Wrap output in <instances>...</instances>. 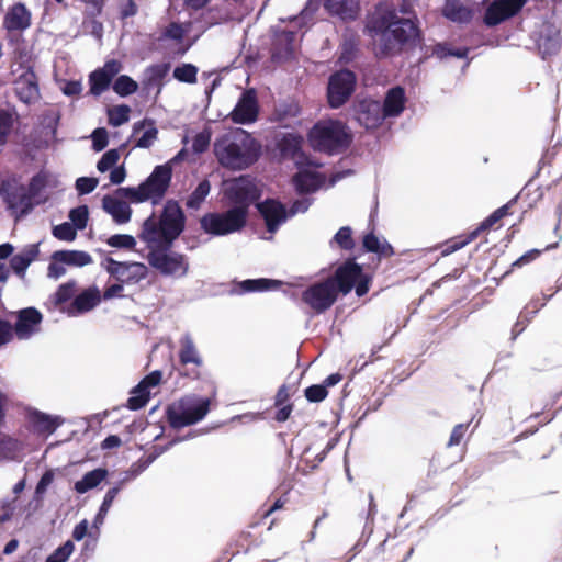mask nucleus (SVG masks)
Returning a JSON list of instances; mask_svg holds the SVG:
<instances>
[{
    "mask_svg": "<svg viewBox=\"0 0 562 562\" xmlns=\"http://www.w3.org/2000/svg\"><path fill=\"white\" fill-rule=\"evenodd\" d=\"M366 30L371 37L379 36L376 56L387 57L405 44L416 45L420 41L417 20L400 18L395 11H385L372 16Z\"/></svg>",
    "mask_w": 562,
    "mask_h": 562,
    "instance_id": "f257e3e1",
    "label": "nucleus"
},
{
    "mask_svg": "<svg viewBox=\"0 0 562 562\" xmlns=\"http://www.w3.org/2000/svg\"><path fill=\"white\" fill-rule=\"evenodd\" d=\"M213 151L222 167L239 171L258 161L261 145L247 131L234 128L215 138Z\"/></svg>",
    "mask_w": 562,
    "mask_h": 562,
    "instance_id": "f03ea898",
    "label": "nucleus"
},
{
    "mask_svg": "<svg viewBox=\"0 0 562 562\" xmlns=\"http://www.w3.org/2000/svg\"><path fill=\"white\" fill-rule=\"evenodd\" d=\"M156 233L150 226L139 238L146 243L148 265L157 270L162 277L183 278L189 272V261L186 255L173 251V243L158 241Z\"/></svg>",
    "mask_w": 562,
    "mask_h": 562,
    "instance_id": "7ed1b4c3",
    "label": "nucleus"
},
{
    "mask_svg": "<svg viewBox=\"0 0 562 562\" xmlns=\"http://www.w3.org/2000/svg\"><path fill=\"white\" fill-rule=\"evenodd\" d=\"M308 142L313 149L329 155L339 154L347 149L351 136L340 121L326 120L317 122L308 133Z\"/></svg>",
    "mask_w": 562,
    "mask_h": 562,
    "instance_id": "20e7f679",
    "label": "nucleus"
},
{
    "mask_svg": "<svg viewBox=\"0 0 562 562\" xmlns=\"http://www.w3.org/2000/svg\"><path fill=\"white\" fill-rule=\"evenodd\" d=\"M211 400L195 394L187 395L166 407V418L173 429L192 426L209 414Z\"/></svg>",
    "mask_w": 562,
    "mask_h": 562,
    "instance_id": "39448f33",
    "label": "nucleus"
},
{
    "mask_svg": "<svg viewBox=\"0 0 562 562\" xmlns=\"http://www.w3.org/2000/svg\"><path fill=\"white\" fill-rule=\"evenodd\" d=\"M150 226H153L158 241L175 243L186 227L184 212L176 200H168L158 221L154 215L144 221L140 234H144Z\"/></svg>",
    "mask_w": 562,
    "mask_h": 562,
    "instance_id": "423d86ee",
    "label": "nucleus"
},
{
    "mask_svg": "<svg viewBox=\"0 0 562 562\" xmlns=\"http://www.w3.org/2000/svg\"><path fill=\"white\" fill-rule=\"evenodd\" d=\"M247 223L244 211L229 207L224 212H211L200 218L201 228L212 236H226L240 232Z\"/></svg>",
    "mask_w": 562,
    "mask_h": 562,
    "instance_id": "0eeeda50",
    "label": "nucleus"
},
{
    "mask_svg": "<svg viewBox=\"0 0 562 562\" xmlns=\"http://www.w3.org/2000/svg\"><path fill=\"white\" fill-rule=\"evenodd\" d=\"M224 195L232 204V207L244 211L248 217L249 207L261 196L255 178L249 175H241L225 183Z\"/></svg>",
    "mask_w": 562,
    "mask_h": 562,
    "instance_id": "6e6552de",
    "label": "nucleus"
},
{
    "mask_svg": "<svg viewBox=\"0 0 562 562\" xmlns=\"http://www.w3.org/2000/svg\"><path fill=\"white\" fill-rule=\"evenodd\" d=\"M0 196L12 213L15 222L30 214L42 201H31L26 187L16 180H4L0 186Z\"/></svg>",
    "mask_w": 562,
    "mask_h": 562,
    "instance_id": "1a4fd4ad",
    "label": "nucleus"
},
{
    "mask_svg": "<svg viewBox=\"0 0 562 562\" xmlns=\"http://www.w3.org/2000/svg\"><path fill=\"white\" fill-rule=\"evenodd\" d=\"M356 82V75L348 69L334 72L329 77L327 86V100L329 106L338 109L344 105L353 93Z\"/></svg>",
    "mask_w": 562,
    "mask_h": 562,
    "instance_id": "9d476101",
    "label": "nucleus"
},
{
    "mask_svg": "<svg viewBox=\"0 0 562 562\" xmlns=\"http://www.w3.org/2000/svg\"><path fill=\"white\" fill-rule=\"evenodd\" d=\"M337 289L331 284V280L328 279L310 285L302 293L303 302L318 314L329 310L337 301Z\"/></svg>",
    "mask_w": 562,
    "mask_h": 562,
    "instance_id": "9b49d317",
    "label": "nucleus"
},
{
    "mask_svg": "<svg viewBox=\"0 0 562 562\" xmlns=\"http://www.w3.org/2000/svg\"><path fill=\"white\" fill-rule=\"evenodd\" d=\"M350 112L352 119L366 130H375L385 121L381 102L372 98L355 100Z\"/></svg>",
    "mask_w": 562,
    "mask_h": 562,
    "instance_id": "f8f14e48",
    "label": "nucleus"
},
{
    "mask_svg": "<svg viewBox=\"0 0 562 562\" xmlns=\"http://www.w3.org/2000/svg\"><path fill=\"white\" fill-rule=\"evenodd\" d=\"M15 323L12 325L13 336L19 340H29L41 331L43 314L34 306L24 307L13 313Z\"/></svg>",
    "mask_w": 562,
    "mask_h": 562,
    "instance_id": "ddd939ff",
    "label": "nucleus"
},
{
    "mask_svg": "<svg viewBox=\"0 0 562 562\" xmlns=\"http://www.w3.org/2000/svg\"><path fill=\"white\" fill-rule=\"evenodd\" d=\"M172 178V169L168 164L158 165L142 182L149 199L157 203L166 194Z\"/></svg>",
    "mask_w": 562,
    "mask_h": 562,
    "instance_id": "4468645a",
    "label": "nucleus"
},
{
    "mask_svg": "<svg viewBox=\"0 0 562 562\" xmlns=\"http://www.w3.org/2000/svg\"><path fill=\"white\" fill-rule=\"evenodd\" d=\"M527 0H493L486 8L484 23L487 26H496L507 19L516 15Z\"/></svg>",
    "mask_w": 562,
    "mask_h": 562,
    "instance_id": "2eb2a0df",
    "label": "nucleus"
},
{
    "mask_svg": "<svg viewBox=\"0 0 562 562\" xmlns=\"http://www.w3.org/2000/svg\"><path fill=\"white\" fill-rule=\"evenodd\" d=\"M259 113L258 100L256 91L248 89L241 93L235 108L229 113V117L237 124H251L257 121Z\"/></svg>",
    "mask_w": 562,
    "mask_h": 562,
    "instance_id": "dca6fc26",
    "label": "nucleus"
},
{
    "mask_svg": "<svg viewBox=\"0 0 562 562\" xmlns=\"http://www.w3.org/2000/svg\"><path fill=\"white\" fill-rule=\"evenodd\" d=\"M362 267L353 259L346 260L339 266L334 276L327 278L337 289V293L348 294L355 286V283L362 277Z\"/></svg>",
    "mask_w": 562,
    "mask_h": 562,
    "instance_id": "f3484780",
    "label": "nucleus"
},
{
    "mask_svg": "<svg viewBox=\"0 0 562 562\" xmlns=\"http://www.w3.org/2000/svg\"><path fill=\"white\" fill-rule=\"evenodd\" d=\"M120 70L121 63L116 59H110L101 68L92 71L89 76L90 93L94 97L101 95L109 89L113 78Z\"/></svg>",
    "mask_w": 562,
    "mask_h": 562,
    "instance_id": "a211bd4d",
    "label": "nucleus"
},
{
    "mask_svg": "<svg viewBox=\"0 0 562 562\" xmlns=\"http://www.w3.org/2000/svg\"><path fill=\"white\" fill-rule=\"evenodd\" d=\"M257 209L265 220L268 232L271 234L276 233L289 217L285 205L277 200L267 199L257 203Z\"/></svg>",
    "mask_w": 562,
    "mask_h": 562,
    "instance_id": "6ab92c4d",
    "label": "nucleus"
},
{
    "mask_svg": "<svg viewBox=\"0 0 562 562\" xmlns=\"http://www.w3.org/2000/svg\"><path fill=\"white\" fill-rule=\"evenodd\" d=\"M304 138L294 132L280 133L276 137V146L282 158L295 159L296 165H301L306 157L302 151Z\"/></svg>",
    "mask_w": 562,
    "mask_h": 562,
    "instance_id": "aec40b11",
    "label": "nucleus"
},
{
    "mask_svg": "<svg viewBox=\"0 0 562 562\" xmlns=\"http://www.w3.org/2000/svg\"><path fill=\"white\" fill-rule=\"evenodd\" d=\"M325 177L315 170L300 167L292 178V183L297 194L310 195L319 190Z\"/></svg>",
    "mask_w": 562,
    "mask_h": 562,
    "instance_id": "412c9836",
    "label": "nucleus"
},
{
    "mask_svg": "<svg viewBox=\"0 0 562 562\" xmlns=\"http://www.w3.org/2000/svg\"><path fill=\"white\" fill-rule=\"evenodd\" d=\"M26 418L33 430L37 434H54L64 424V418L58 415H49L36 408L26 411Z\"/></svg>",
    "mask_w": 562,
    "mask_h": 562,
    "instance_id": "4be33fe9",
    "label": "nucleus"
},
{
    "mask_svg": "<svg viewBox=\"0 0 562 562\" xmlns=\"http://www.w3.org/2000/svg\"><path fill=\"white\" fill-rule=\"evenodd\" d=\"M406 94L405 90L401 86L390 88L383 102H381L382 113L386 119L398 117L405 110Z\"/></svg>",
    "mask_w": 562,
    "mask_h": 562,
    "instance_id": "5701e85b",
    "label": "nucleus"
},
{
    "mask_svg": "<svg viewBox=\"0 0 562 562\" xmlns=\"http://www.w3.org/2000/svg\"><path fill=\"white\" fill-rule=\"evenodd\" d=\"M40 256V243L29 244L10 258V267L13 272L23 279L27 268Z\"/></svg>",
    "mask_w": 562,
    "mask_h": 562,
    "instance_id": "b1692460",
    "label": "nucleus"
},
{
    "mask_svg": "<svg viewBox=\"0 0 562 562\" xmlns=\"http://www.w3.org/2000/svg\"><path fill=\"white\" fill-rule=\"evenodd\" d=\"M324 8L330 15L342 21H353L360 12L358 0H324Z\"/></svg>",
    "mask_w": 562,
    "mask_h": 562,
    "instance_id": "393cba45",
    "label": "nucleus"
},
{
    "mask_svg": "<svg viewBox=\"0 0 562 562\" xmlns=\"http://www.w3.org/2000/svg\"><path fill=\"white\" fill-rule=\"evenodd\" d=\"M170 70V64L159 63L149 65L143 72L142 86L149 93L153 89H157V94L161 91L162 80Z\"/></svg>",
    "mask_w": 562,
    "mask_h": 562,
    "instance_id": "a878e982",
    "label": "nucleus"
},
{
    "mask_svg": "<svg viewBox=\"0 0 562 562\" xmlns=\"http://www.w3.org/2000/svg\"><path fill=\"white\" fill-rule=\"evenodd\" d=\"M3 24L8 31H24L31 25V12L24 3H15L5 13Z\"/></svg>",
    "mask_w": 562,
    "mask_h": 562,
    "instance_id": "bb28decb",
    "label": "nucleus"
},
{
    "mask_svg": "<svg viewBox=\"0 0 562 562\" xmlns=\"http://www.w3.org/2000/svg\"><path fill=\"white\" fill-rule=\"evenodd\" d=\"M538 46L543 58L558 53L561 46V37L559 30L553 24H543L540 31Z\"/></svg>",
    "mask_w": 562,
    "mask_h": 562,
    "instance_id": "cd10ccee",
    "label": "nucleus"
},
{
    "mask_svg": "<svg viewBox=\"0 0 562 562\" xmlns=\"http://www.w3.org/2000/svg\"><path fill=\"white\" fill-rule=\"evenodd\" d=\"M100 301L101 296L99 290L95 286L89 288L74 299L67 313L69 316H76L91 311L100 303Z\"/></svg>",
    "mask_w": 562,
    "mask_h": 562,
    "instance_id": "c85d7f7f",
    "label": "nucleus"
},
{
    "mask_svg": "<svg viewBox=\"0 0 562 562\" xmlns=\"http://www.w3.org/2000/svg\"><path fill=\"white\" fill-rule=\"evenodd\" d=\"M103 210L110 214L116 224H125L131 221L132 209L131 206L112 195H104L102 199Z\"/></svg>",
    "mask_w": 562,
    "mask_h": 562,
    "instance_id": "c756f323",
    "label": "nucleus"
},
{
    "mask_svg": "<svg viewBox=\"0 0 562 562\" xmlns=\"http://www.w3.org/2000/svg\"><path fill=\"white\" fill-rule=\"evenodd\" d=\"M140 131H143V134L136 140L135 147L149 148L158 137V128L155 125V121L144 119L135 122L133 125V134H138Z\"/></svg>",
    "mask_w": 562,
    "mask_h": 562,
    "instance_id": "7c9ffc66",
    "label": "nucleus"
},
{
    "mask_svg": "<svg viewBox=\"0 0 562 562\" xmlns=\"http://www.w3.org/2000/svg\"><path fill=\"white\" fill-rule=\"evenodd\" d=\"M50 259L72 267H85L92 262L90 254L83 250H56L52 254Z\"/></svg>",
    "mask_w": 562,
    "mask_h": 562,
    "instance_id": "2f4dec72",
    "label": "nucleus"
},
{
    "mask_svg": "<svg viewBox=\"0 0 562 562\" xmlns=\"http://www.w3.org/2000/svg\"><path fill=\"white\" fill-rule=\"evenodd\" d=\"M443 15L458 23H468L472 19V10L465 7L461 0H447L443 7Z\"/></svg>",
    "mask_w": 562,
    "mask_h": 562,
    "instance_id": "473e14b6",
    "label": "nucleus"
},
{
    "mask_svg": "<svg viewBox=\"0 0 562 562\" xmlns=\"http://www.w3.org/2000/svg\"><path fill=\"white\" fill-rule=\"evenodd\" d=\"M109 472L105 468H97L83 474L81 480L75 482L74 488L78 494H85L97 487L106 479Z\"/></svg>",
    "mask_w": 562,
    "mask_h": 562,
    "instance_id": "72a5a7b5",
    "label": "nucleus"
},
{
    "mask_svg": "<svg viewBox=\"0 0 562 562\" xmlns=\"http://www.w3.org/2000/svg\"><path fill=\"white\" fill-rule=\"evenodd\" d=\"M179 359L182 364L193 363L198 367L203 364V360L190 334H184L180 339Z\"/></svg>",
    "mask_w": 562,
    "mask_h": 562,
    "instance_id": "f704fd0d",
    "label": "nucleus"
},
{
    "mask_svg": "<svg viewBox=\"0 0 562 562\" xmlns=\"http://www.w3.org/2000/svg\"><path fill=\"white\" fill-rule=\"evenodd\" d=\"M123 274L119 278L117 281L126 284H136L144 280L148 274V268L143 262H124L123 263Z\"/></svg>",
    "mask_w": 562,
    "mask_h": 562,
    "instance_id": "c9c22d12",
    "label": "nucleus"
},
{
    "mask_svg": "<svg viewBox=\"0 0 562 562\" xmlns=\"http://www.w3.org/2000/svg\"><path fill=\"white\" fill-rule=\"evenodd\" d=\"M362 246L366 251L378 254L384 257L394 255V249L386 239H380L373 232L363 236Z\"/></svg>",
    "mask_w": 562,
    "mask_h": 562,
    "instance_id": "e433bc0d",
    "label": "nucleus"
},
{
    "mask_svg": "<svg viewBox=\"0 0 562 562\" xmlns=\"http://www.w3.org/2000/svg\"><path fill=\"white\" fill-rule=\"evenodd\" d=\"M282 284L279 280L258 278V279H246L238 283L240 289L239 293L249 292H262L268 290L278 289Z\"/></svg>",
    "mask_w": 562,
    "mask_h": 562,
    "instance_id": "4c0bfd02",
    "label": "nucleus"
},
{
    "mask_svg": "<svg viewBox=\"0 0 562 562\" xmlns=\"http://www.w3.org/2000/svg\"><path fill=\"white\" fill-rule=\"evenodd\" d=\"M156 459L155 454H150L145 459H139L138 461L134 462L123 474L122 477L119 480L117 484H120L122 487L124 484L135 480L138 475H140Z\"/></svg>",
    "mask_w": 562,
    "mask_h": 562,
    "instance_id": "58836bf2",
    "label": "nucleus"
},
{
    "mask_svg": "<svg viewBox=\"0 0 562 562\" xmlns=\"http://www.w3.org/2000/svg\"><path fill=\"white\" fill-rule=\"evenodd\" d=\"M211 183L207 179H203L198 187L192 191L186 201V206L190 210L200 209L201 204L210 194Z\"/></svg>",
    "mask_w": 562,
    "mask_h": 562,
    "instance_id": "ea45409f",
    "label": "nucleus"
},
{
    "mask_svg": "<svg viewBox=\"0 0 562 562\" xmlns=\"http://www.w3.org/2000/svg\"><path fill=\"white\" fill-rule=\"evenodd\" d=\"M115 194L123 199H128L133 203H143L149 199L143 183L138 187H121L116 189Z\"/></svg>",
    "mask_w": 562,
    "mask_h": 562,
    "instance_id": "a19ab883",
    "label": "nucleus"
},
{
    "mask_svg": "<svg viewBox=\"0 0 562 562\" xmlns=\"http://www.w3.org/2000/svg\"><path fill=\"white\" fill-rule=\"evenodd\" d=\"M113 91L122 98L135 93L138 89V83L127 75H120L113 86Z\"/></svg>",
    "mask_w": 562,
    "mask_h": 562,
    "instance_id": "79ce46f5",
    "label": "nucleus"
},
{
    "mask_svg": "<svg viewBox=\"0 0 562 562\" xmlns=\"http://www.w3.org/2000/svg\"><path fill=\"white\" fill-rule=\"evenodd\" d=\"M173 78L179 82H196L198 67L193 64L184 63L173 69Z\"/></svg>",
    "mask_w": 562,
    "mask_h": 562,
    "instance_id": "37998d69",
    "label": "nucleus"
},
{
    "mask_svg": "<svg viewBox=\"0 0 562 562\" xmlns=\"http://www.w3.org/2000/svg\"><path fill=\"white\" fill-rule=\"evenodd\" d=\"M150 392L146 389H138V384L131 391V396L127 400V408L131 411H138L143 408L149 401Z\"/></svg>",
    "mask_w": 562,
    "mask_h": 562,
    "instance_id": "c03bdc74",
    "label": "nucleus"
},
{
    "mask_svg": "<svg viewBox=\"0 0 562 562\" xmlns=\"http://www.w3.org/2000/svg\"><path fill=\"white\" fill-rule=\"evenodd\" d=\"M47 187V177L43 172L33 176L26 187V192L31 201H38L37 198Z\"/></svg>",
    "mask_w": 562,
    "mask_h": 562,
    "instance_id": "a18cd8bd",
    "label": "nucleus"
},
{
    "mask_svg": "<svg viewBox=\"0 0 562 562\" xmlns=\"http://www.w3.org/2000/svg\"><path fill=\"white\" fill-rule=\"evenodd\" d=\"M68 217L77 231H82L87 227L89 220V209L86 204L74 207L69 211Z\"/></svg>",
    "mask_w": 562,
    "mask_h": 562,
    "instance_id": "49530a36",
    "label": "nucleus"
},
{
    "mask_svg": "<svg viewBox=\"0 0 562 562\" xmlns=\"http://www.w3.org/2000/svg\"><path fill=\"white\" fill-rule=\"evenodd\" d=\"M543 305L544 303L538 304V302H535L526 307L525 313L519 315V318L513 328L514 339L525 329V323L529 322Z\"/></svg>",
    "mask_w": 562,
    "mask_h": 562,
    "instance_id": "de8ad7c7",
    "label": "nucleus"
},
{
    "mask_svg": "<svg viewBox=\"0 0 562 562\" xmlns=\"http://www.w3.org/2000/svg\"><path fill=\"white\" fill-rule=\"evenodd\" d=\"M77 228L69 222L53 226L52 235L63 241H74L77 237Z\"/></svg>",
    "mask_w": 562,
    "mask_h": 562,
    "instance_id": "09e8293b",
    "label": "nucleus"
},
{
    "mask_svg": "<svg viewBox=\"0 0 562 562\" xmlns=\"http://www.w3.org/2000/svg\"><path fill=\"white\" fill-rule=\"evenodd\" d=\"M131 109L126 104L117 105L108 111L110 125L117 127L128 122Z\"/></svg>",
    "mask_w": 562,
    "mask_h": 562,
    "instance_id": "8fccbe9b",
    "label": "nucleus"
},
{
    "mask_svg": "<svg viewBox=\"0 0 562 562\" xmlns=\"http://www.w3.org/2000/svg\"><path fill=\"white\" fill-rule=\"evenodd\" d=\"M16 93L25 103H30L38 97V87L32 81H22L16 87Z\"/></svg>",
    "mask_w": 562,
    "mask_h": 562,
    "instance_id": "3c124183",
    "label": "nucleus"
},
{
    "mask_svg": "<svg viewBox=\"0 0 562 562\" xmlns=\"http://www.w3.org/2000/svg\"><path fill=\"white\" fill-rule=\"evenodd\" d=\"M75 546L71 540H67L64 544L55 549L45 562H66L74 552Z\"/></svg>",
    "mask_w": 562,
    "mask_h": 562,
    "instance_id": "603ef678",
    "label": "nucleus"
},
{
    "mask_svg": "<svg viewBox=\"0 0 562 562\" xmlns=\"http://www.w3.org/2000/svg\"><path fill=\"white\" fill-rule=\"evenodd\" d=\"M334 241L344 250H351L355 247L352 229L349 226H342L334 235Z\"/></svg>",
    "mask_w": 562,
    "mask_h": 562,
    "instance_id": "864d4df0",
    "label": "nucleus"
},
{
    "mask_svg": "<svg viewBox=\"0 0 562 562\" xmlns=\"http://www.w3.org/2000/svg\"><path fill=\"white\" fill-rule=\"evenodd\" d=\"M106 244L113 248L132 249L136 246V240L130 234H114L108 238Z\"/></svg>",
    "mask_w": 562,
    "mask_h": 562,
    "instance_id": "5fc2aeb1",
    "label": "nucleus"
},
{
    "mask_svg": "<svg viewBox=\"0 0 562 562\" xmlns=\"http://www.w3.org/2000/svg\"><path fill=\"white\" fill-rule=\"evenodd\" d=\"M120 154L117 149H109L105 151L102 157L99 159L97 164V169L101 173L106 172L108 170L115 167L116 162L119 161Z\"/></svg>",
    "mask_w": 562,
    "mask_h": 562,
    "instance_id": "6e6d98bb",
    "label": "nucleus"
},
{
    "mask_svg": "<svg viewBox=\"0 0 562 562\" xmlns=\"http://www.w3.org/2000/svg\"><path fill=\"white\" fill-rule=\"evenodd\" d=\"M75 281H68L58 286L57 291L54 294V302L56 305H60L69 301L75 293Z\"/></svg>",
    "mask_w": 562,
    "mask_h": 562,
    "instance_id": "4d7b16f0",
    "label": "nucleus"
},
{
    "mask_svg": "<svg viewBox=\"0 0 562 562\" xmlns=\"http://www.w3.org/2000/svg\"><path fill=\"white\" fill-rule=\"evenodd\" d=\"M305 398L311 403H319L324 401L328 395L326 385L313 384L304 390Z\"/></svg>",
    "mask_w": 562,
    "mask_h": 562,
    "instance_id": "13d9d810",
    "label": "nucleus"
},
{
    "mask_svg": "<svg viewBox=\"0 0 562 562\" xmlns=\"http://www.w3.org/2000/svg\"><path fill=\"white\" fill-rule=\"evenodd\" d=\"M376 513H378L376 504L374 503L373 494L370 493L369 494V508H368V514H367V520H366V524H364V527H363V531H362V537L367 536V538L364 540V543L368 541L369 537L373 532V521H374V516L376 515Z\"/></svg>",
    "mask_w": 562,
    "mask_h": 562,
    "instance_id": "bf43d9fd",
    "label": "nucleus"
},
{
    "mask_svg": "<svg viewBox=\"0 0 562 562\" xmlns=\"http://www.w3.org/2000/svg\"><path fill=\"white\" fill-rule=\"evenodd\" d=\"M99 180L94 177H79L76 179L75 188L79 195H86L94 191Z\"/></svg>",
    "mask_w": 562,
    "mask_h": 562,
    "instance_id": "052dcab7",
    "label": "nucleus"
},
{
    "mask_svg": "<svg viewBox=\"0 0 562 562\" xmlns=\"http://www.w3.org/2000/svg\"><path fill=\"white\" fill-rule=\"evenodd\" d=\"M301 196L292 202L288 211L289 216H294L299 213H305L313 204L314 199L306 194H300Z\"/></svg>",
    "mask_w": 562,
    "mask_h": 562,
    "instance_id": "680f3d73",
    "label": "nucleus"
},
{
    "mask_svg": "<svg viewBox=\"0 0 562 562\" xmlns=\"http://www.w3.org/2000/svg\"><path fill=\"white\" fill-rule=\"evenodd\" d=\"M92 148L94 151H102L109 144L108 132L104 127L95 128L91 134Z\"/></svg>",
    "mask_w": 562,
    "mask_h": 562,
    "instance_id": "e2e57ef3",
    "label": "nucleus"
},
{
    "mask_svg": "<svg viewBox=\"0 0 562 562\" xmlns=\"http://www.w3.org/2000/svg\"><path fill=\"white\" fill-rule=\"evenodd\" d=\"M210 143L211 133L209 131L200 132L193 137L192 150L195 154H202L209 148Z\"/></svg>",
    "mask_w": 562,
    "mask_h": 562,
    "instance_id": "0e129e2a",
    "label": "nucleus"
},
{
    "mask_svg": "<svg viewBox=\"0 0 562 562\" xmlns=\"http://www.w3.org/2000/svg\"><path fill=\"white\" fill-rule=\"evenodd\" d=\"M13 119L12 115L4 111H0V145L5 144L8 135L12 128Z\"/></svg>",
    "mask_w": 562,
    "mask_h": 562,
    "instance_id": "69168bd1",
    "label": "nucleus"
},
{
    "mask_svg": "<svg viewBox=\"0 0 562 562\" xmlns=\"http://www.w3.org/2000/svg\"><path fill=\"white\" fill-rule=\"evenodd\" d=\"M469 52H470V49L467 48V47L452 49V48L446 47L445 45H437L435 50H434V53L439 58H445V57H448V56H453V57H457V58H465L468 56Z\"/></svg>",
    "mask_w": 562,
    "mask_h": 562,
    "instance_id": "338daca9",
    "label": "nucleus"
},
{
    "mask_svg": "<svg viewBox=\"0 0 562 562\" xmlns=\"http://www.w3.org/2000/svg\"><path fill=\"white\" fill-rule=\"evenodd\" d=\"M55 477L53 470H47L43 473L35 487V498L40 499L46 493L48 486L53 483Z\"/></svg>",
    "mask_w": 562,
    "mask_h": 562,
    "instance_id": "774afa93",
    "label": "nucleus"
}]
</instances>
